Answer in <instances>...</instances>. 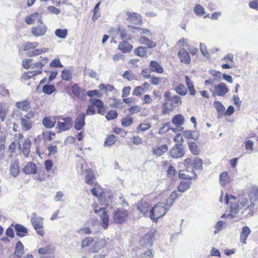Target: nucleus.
<instances>
[{"label": "nucleus", "mask_w": 258, "mask_h": 258, "mask_svg": "<svg viewBox=\"0 0 258 258\" xmlns=\"http://www.w3.org/2000/svg\"><path fill=\"white\" fill-rule=\"evenodd\" d=\"M107 245V242L104 238H98L95 240L94 237L87 236L81 241L82 248L90 247L89 251L91 253L99 251L101 249L105 247Z\"/></svg>", "instance_id": "f257e3e1"}, {"label": "nucleus", "mask_w": 258, "mask_h": 258, "mask_svg": "<svg viewBox=\"0 0 258 258\" xmlns=\"http://www.w3.org/2000/svg\"><path fill=\"white\" fill-rule=\"evenodd\" d=\"M197 177V174L195 172H191V175H189L188 170L179 171L178 177L181 179V181L177 186L178 190L181 192L187 190L190 186L191 180L196 179Z\"/></svg>", "instance_id": "f03ea898"}, {"label": "nucleus", "mask_w": 258, "mask_h": 258, "mask_svg": "<svg viewBox=\"0 0 258 258\" xmlns=\"http://www.w3.org/2000/svg\"><path fill=\"white\" fill-rule=\"evenodd\" d=\"M90 104L86 110V114L94 115L96 113L95 107L97 108V112L101 115H104L105 112V107L102 101L99 99L91 98L89 99Z\"/></svg>", "instance_id": "7ed1b4c3"}, {"label": "nucleus", "mask_w": 258, "mask_h": 258, "mask_svg": "<svg viewBox=\"0 0 258 258\" xmlns=\"http://www.w3.org/2000/svg\"><path fill=\"white\" fill-rule=\"evenodd\" d=\"M165 204L159 203L150 211L149 217L153 222H156L158 219L163 216L167 212Z\"/></svg>", "instance_id": "20e7f679"}, {"label": "nucleus", "mask_w": 258, "mask_h": 258, "mask_svg": "<svg viewBox=\"0 0 258 258\" xmlns=\"http://www.w3.org/2000/svg\"><path fill=\"white\" fill-rule=\"evenodd\" d=\"M183 165L187 169L192 165V171L195 172V170H202L203 169V160L199 158L196 157L193 160L190 158L185 159L183 162Z\"/></svg>", "instance_id": "39448f33"}, {"label": "nucleus", "mask_w": 258, "mask_h": 258, "mask_svg": "<svg viewBox=\"0 0 258 258\" xmlns=\"http://www.w3.org/2000/svg\"><path fill=\"white\" fill-rule=\"evenodd\" d=\"M126 20L130 24L129 27H135V26L141 25L143 23L142 16L135 12H126Z\"/></svg>", "instance_id": "423d86ee"}, {"label": "nucleus", "mask_w": 258, "mask_h": 258, "mask_svg": "<svg viewBox=\"0 0 258 258\" xmlns=\"http://www.w3.org/2000/svg\"><path fill=\"white\" fill-rule=\"evenodd\" d=\"M101 208L99 210L97 204L93 205L94 211L96 214H98L99 212L102 211L101 214L100 215V224L102 227L104 229H107L108 227V223L109 221V217L106 211H105L106 208Z\"/></svg>", "instance_id": "0eeeda50"}, {"label": "nucleus", "mask_w": 258, "mask_h": 258, "mask_svg": "<svg viewBox=\"0 0 258 258\" xmlns=\"http://www.w3.org/2000/svg\"><path fill=\"white\" fill-rule=\"evenodd\" d=\"M128 217V212L123 208H117L113 216L114 222L121 224L126 221Z\"/></svg>", "instance_id": "6e6552de"}, {"label": "nucleus", "mask_w": 258, "mask_h": 258, "mask_svg": "<svg viewBox=\"0 0 258 258\" xmlns=\"http://www.w3.org/2000/svg\"><path fill=\"white\" fill-rule=\"evenodd\" d=\"M31 222L37 233L43 236L44 235L43 230V218L37 217L35 214L31 219Z\"/></svg>", "instance_id": "1a4fd4ad"}, {"label": "nucleus", "mask_w": 258, "mask_h": 258, "mask_svg": "<svg viewBox=\"0 0 258 258\" xmlns=\"http://www.w3.org/2000/svg\"><path fill=\"white\" fill-rule=\"evenodd\" d=\"M60 121L57 123V127L60 131L63 132L70 130L73 125V119L70 116L59 117Z\"/></svg>", "instance_id": "9d476101"}, {"label": "nucleus", "mask_w": 258, "mask_h": 258, "mask_svg": "<svg viewBox=\"0 0 258 258\" xmlns=\"http://www.w3.org/2000/svg\"><path fill=\"white\" fill-rule=\"evenodd\" d=\"M225 202L227 205H229L230 212L231 213H236L239 210V205L236 202V199L233 196H229L228 194L225 195Z\"/></svg>", "instance_id": "9b49d317"}, {"label": "nucleus", "mask_w": 258, "mask_h": 258, "mask_svg": "<svg viewBox=\"0 0 258 258\" xmlns=\"http://www.w3.org/2000/svg\"><path fill=\"white\" fill-rule=\"evenodd\" d=\"M33 116L34 113L30 112L21 118V126L23 130L28 131L31 129L33 123L31 120V118Z\"/></svg>", "instance_id": "f8f14e48"}, {"label": "nucleus", "mask_w": 258, "mask_h": 258, "mask_svg": "<svg viewBox=\"0 0 258 258\" xmlns=\"http://www.w3.org/2000/svg\"><path fill=\"white\" fill-rule=\"evenodd\" d=\"M170 155L174 158L183 157L185 152L181 144H176L169 151Z\"/></svg>", "instance_id": "ddd939ff"}, {"label": "nucleus", "mask_w": 258, "mask_h": 258, "mask_svg": "<svg viewBox=\"0 0 258 258\" xmlns=\"http://www.w3.org/2000/svg\"><path fill=\"white\" fill-rule=\"evenodd\" d=\"M47 31V27L45 24L42 23L40 24L33 26L31 28V33L36 37H40L44 36Z\"/></svg>", "instance_id": "4468645a"}, {"label": "nucleus", "mask_w": 258, "mask_h": 258, "mask_svg": "<svg viewBox=\"0 0 258 258\" xmlns=\"http://www.w3.org/2000/svg\"><path fill=\"white\" fill-rule=\"evenodd\" d=\"M91 191L93 196L98 198L99 203L101 205L105 207L108 206L109 203L108 199L105 198L104 191H100V194H98V190H97V187L92 188Z\"/></svg>", "instance_id": "2eb2a0df"}, {"label": "nucleus", "mask_w": 258, "mask_h": 258, "mask_svg": "<svg viewBox=\"0 0 258 258\" xmlns=\"http://www.w3.org/2000/svg\"><path fill=\"white\" fill-rule=\"evenodd\" d=\"M55 136V133L49 131H42L41 135H38L35 139V141H40L41 139L44 143H47L51 141Z\"/></svg>", "instance_id": "dca6fc26"}, {"label": "nucleus", "mask_w": 258, "mask_h": 258, "mask_svg": "<svg viewBox=\"0 0 258 258\" xmlns=\"http://www.w3.org/2000/svg\"><path fill=\"white\" fill-rule=\"evenodd\" d=\"M154 240V233L152 231H150L144 235L141 239L140 243L144 246H151Z\"/></svg>", "instance_id": "f3484780"}, {"label": "nucleus", "mask_w": 258, "mask_h": 258, "mask_svg": "<svg viewBox=\"0 0 258 258\" xmlns=\"http://www.w3.org/2000/svg\"><path fill=\"white\" fill-rule=\"evenodd\" d=\"M228 88L224 83H221L214 86V92L213 95H215L218 96H223L228 92Z\"/></svg>", "instance_id": "a211bd4d"}, {"label": "nucleus", "mask_w": 258, "mask_h": 258, "mask_svg": "<svg viewBox=\"0 0 258 258\" xmlns=\"http://www.w3.org/2000/svg\"><path fill=\"white\" fill-rule=\"evenodd\" d=\"M137 209L145 216H149L150 211L151 209L149 203L143 201L137 204Z\"/></svg>", "instance_id": "6ab92c4d"}, {"label": "nucleus", "mask_w": 258, "mask_h": 258, "mask_svg": "<svg viewBox=\"0 0 258 258\" xmlns=\"http://www.w3.org/2000/svg\"><path fill=\"white\" fill-rule=\"evenodd\" d=\"M36 20L38 23H42V16L38 12L31 14L25 18V22L28 25L34 24Z\"/></svg>", "instance_id": "aec40b11"}, {"label": "nucleus", "mask_w": 258, "mask_h": 258, "mask_svg": "<svg viewBox=\"0 0 258 258\" xmlns=\"http://www.w3.org/2000/svg\"><path fill=\"white\" fill-rule=\"evenodd\" d=\"M85 114L82 113L79 114L75 120L74 127L77 131H80L83 128L85 124Z\"/></svg>", "instance_id": "412c9836"}, {"label": "nucleus", "mask_w": 258, "mask_h": 258, "mask_svg": "<svg viewBox=\"0 0 258 258\" xmlns=\"http://www.w3.org/2000/svg\"><path fill=\"white\" fill-rule=\"evenodd\" d=\"M86 175L85 177V182L89 185H93L96 179V176L94 172L91 168H88L85 170Z\"/></svg>", "instance_id": "4be33fe9"}, {"label": "nucleus", "mask_w": 258, "mask_h": 258, "mask_svg": "<svg viewBox=\"0 0 258 258\" xmlns=\"http://www.w3.org/2000/svg\"><path fill=\"white\" fill-rule=\"evenodd\" d=\"M37 167L33 162H28L23 168V172L27 174H35L37 173Z\"/></svg>", "instance_id": "5701e85b"}, {"label": "nucleus", "mask_w": 258, "mask_h": 258, "mask_svg": "<svg viewBox=\"0 0 258 258\" xmlns=\"http://www.w3.org/2000/svg\"><path fill=\"white\" fill-rule=\"evenodd\" d=\"M178 56L181 62L188 64L190 62V57L188 52L184 48L178 52Z\"/></svg>", "instance_id": "b1692460"}, {"label": "nucleus", "mask_w": 258, "mask_h": 258, "mask_svg": "<svg viewBox=\"0 0 258 258\" xmlns=\"http://www.w3.org/2000/svg\"><path fill=\"white\" fill-rule=\"evenodd\" d=\"M133 48V45L126 41L120 42L118 45V49L123 53H130Z\"/></svg>", "instance_id": "393cba45"}, {"label": "nucleus", "mask_w": 258, "mask_h": 258, "mask_svg": "<svg viewBox=\"0 0 258 258\" xmlns=\"http://www.w3.org/2000/svg\"><path fill=\"white\" fill-rule=\"evenodd\" d=\"M24 253V246L20 241H18L15 246L14 258H21Z\"/></svg>", "instance_id": "a878e982"}, {"label": "nucleus", "mask_w": 258, "mask_h": 258, "mask_svg": "<svg viewBox=\"0 0 258 258\" xmlns=\"http://www.w3.org/2000/svg\"><path fill=\"white\" fill-rule=\"evenodd\" d=\"M149 67L151 72L162 74L163 72V69L159 62L155 60H151L149 63Z\"/></svg>", "instance_id": "bb28decb"}, {"label": "nucleus", "mask_w": 258, "mask_h": 258, "mask_svg": "<svg viewBox=\"0 0 258 258\" xmlns=\"http://www.w3.org/2000/svg\"><path fill=\"white\" fill-rule=\"evenodd\" d=\"M168 150V147L167 145L164 144L160 146H156L153 148V153L156 156L159 157L165 153H166Z\"/></svg>", "instance_id": "cd10ccee"}, {"label": "nucleus", "mask_w": 258, "mask_h": 258, "mask_svg": "<svg viewBox=\"0 0 258 258\" xmlns=\"http://www.w3.org/2000/svg\"><path fill=\"white\" fill-rule=\"evenodd\" d=\"M251 230L248 226H244L241 230L240 234V241L243 244H246V239L250 234Z\"/></svg>", "instance_id": "c85d7f7f"}, {"label": "nucleus", "mask_w": 258, "mask_h": 258, "mask_svg": "<svg viewBox=\"0 0 258 258\" xmlns=\"http://www.w3.org/2000/svg\"><path fill=\"white\" fill-rule=\"evenodd\" d=\"M248 197L251 205H254L258 203V189L252 188L248 194Z\"/></svg>", "instance_id": "c756f323"}, {"label": "nucleus", "mask_w": 258, "mask_h": 258, "mask_svg": "<svg viewBox=\"0 0 258 258\" xmlns=\"http://www.w3.org/2000/svg\"><path fill=\"white\" fill-rule=\"evenodd\" d=\"M14 228L16 231V234L19 237H23L26 235L28 230L24 226L16 224L14 225Z\"/></svg>", "instance_id": "7c9ffc66"}, {"label": "nucleus", "mask_w": 258, "mask_h": 258, "mask_svg": "<svg viewBox=\"0 0 258 258\" xmlns=\"http://www.w3.org/2000/svg\"><path fill=\"white\" fill-rule=\"evenodd\" d=\"M16 106L18 109L24 111H28L31 108L30 102L27 100L17 102Z\"/></svg>", "instance_id": "2f4dec72"}, {"label": "nucleus", "mask_w": 258, "mask_h": 258, "mask_svg": "<svg viewBox=\"0 0 258 258\" xmlns=\"http://www.w3.org/2000/svg\"><path fill=\"white\" fill-rule=\"evenodd\" d=\"M42 123L46 128H51L54 126L56 120L54 118L45 117L43 118Z\"/></svg>", "instance_id": "473e14b6"}, {"label": "nucleus", "mask_w": 258, "mask_h": 258, "mask_svg": "<svg viewBox=\"0 0 258 258\" xmlns=\"http://www.w3.org/2000/svg\"><path fill=\"white\" fill-rule=\"evenodd\" d=\"M220 183L222 186H225L231 181L230 177L226 171L222 172L219 176Z\"/></svg>", "instance_id": "72a5a7b5"}, {"label": "nucleus", "mask_w": 258, "mask_h": 258, "mask_svg": "<svg viewBox=\"0 0 258 258\" xmlns=\"http://www.w3.org/2000/svg\"><path fill=\"white\" fill-rule=\"evenodd\" d=\"M116 35H118L120 39H131V37L128 35L126 29L120 26H119L116 29Z\"/></svg>", "instance_id": "f704fd0d"}, {"label": "nucleus", "mask_w": 258, "mask_h": 258, "mask_svg": "<svg viewBox=\"0 0 258 258\" xmlns=\"http://www.w3.org/2000/svg\"><path fill=\"white\" fill-rule=\"evenodd\" d=\"M72 90L73 94L78 98L85 95V90L80 87L78 84L74 85L72 87Z\"/></svg>", "instance_id": "c9c22d12"}, {"label": "nucleus", "mask_w": 258, "mask_h": 258, "mask_svg": "<svg viewBox=\"0 0 258 258\" xmlns=\"http://www.w3.org/2000/svg\"><path fill=\"white\" fill-rule=\"evenodd\" d=\"M139 42L141 44L147 45L149 48H154L156 45V44L152 40L145 36H141L139 38Z\"/></svg>", "instance_id": "e433bc0d"}, {"label": "nucleus", "mask_w": 258, "mask_h": 258, "mask_svg": "<svg viewBox=\"0 0 258 258\" xmlns=\"http://www.w3.org/2000/svg\"><path fill=\"white\" fill-rule=\"evenodd\" d=\"M172 122L177 127L184 124V117L181 114H178L174 115L172 118Z\"/></svg>", "instance_id": "4c0bfd02"}, {"label": "nucleus", "mask_w": 258, "mask_h": 258, "mask_svg": "<svg viewBox=\"0 0 258 258\" xmlns=\"http://www.w3.org/2000/svg\"><path fill=\"white\" fill-rule=\"evenodd\" d=\"M170 130H172L174 132H175L176 130L174 128L170 127V123L168 122L166 123H162L160 127L159 128L158 133L160 135H163L166 133Z\"/></svg>", "instance_id": "58836bf2"}, {"label": "nucleus", "mask_w": 258, "mask_h": 258, "mask_svg": "<svg viewBox=\"0 0 258 258\" xmlns=\"http://www.w3.org/2000/svg\"><path fill=\"white\" fill-rule=\"evenodd\" d=\"M185 83L189 92L190 95L194 96L196 94V91L192 82L188 76H185Z\"/></svg>", "instance_id": "ea45409f"}, {"label": "nucleus", "mask_w": 258, "mask_h": 258, "mask_svg": "<svg viewBox=\"0 0 258 258\" xmlns=\"http://www.w3.org/2000/svg\"><path fill=\"white\" fill-rule=\"evenodd\" d=\"M188 148L190 152L194 155H199L200 153V150L198 148L197 143L195 142L188 143Z\"/></svg>", "instance_id": "a19ab883"}, {"label": "nucleus", "mask_w": 258, "mask_h": 258, "mask_svg": "<svg viewBox=\"0 0 258 258\" xmlns=\"http://www.w3.org/2000/svg\"><path fill=\"white\" fill-rule=\"evenodd\" d=\"M31 143L30 139H27L25 140L23 145L22 151L25 156L28 157L30 152Z\"/></svg>", "instance_id": "79ce46f5"}, {"label": "nucleus", "mask_w": 258, "mask_h": 258, "mask_svg": "<svg viewBox=\"0 0 258 258\" xmlns=\"http://www.w3.org/2000/svg\"><path fill=\"white\" fill-rule=\"evenodd\" d=\"M134 122V120L133 117L130 115H127L124 117H123L121 119V123L122 126L123 127H127L131 125Z\"/></svg>", "instance_id": "37998d69"}, {"label": "nucleus", "mask_w": 258, "mask_h": 258, "mask_svg": "<svg viewBox=\"0 0 258 258\" xmlns=\"http://www.w3.org/2000/svg\"><path fill=\"white\" fill-rule=\"evenodd\" d=\"M151 127V123L147 120H144L138 126L137 129L138 132H145L150 129Z\"/></svg>", "instance_id": "c03bdc74"}, {"label": "nucleus", "mask_w": 258, "mask_h": 258, "mask_svg": "<svg viewBox=\"0 0 258 258\" xmlns=\"http://www.w3.org/2000/svg\"><path fill=\"white\" fill-rule=\"evenodd\" d=\"M42 73V71L41 70L29 71L28 72H26L24 74H23L22 75V78L23 79L28 80L37 75L41 74Z\"/></svg>", "instance_id": "a18cd8bd"}, {"label": "nucleus", "mask_w": 258, "mask_h": 258, "mask_svg": "<svg viewBox=\"0 0 258 258\" xmlns=\"http://www.w3.org/2000/svg\"><path fill=\"white\" fill-rule=\"evenodd\" d=\"M38 45V43L37 42H31L29 41L26 42L23 44V50L25 51H29L36 48Z\"/></svg>", "instance_id": "49530a36"}, {"label": "nucleus", "mask_w": 258, "mask_h": 258, "mask_svg": "<svg viewBox=\"0 0 258 258\" xmlns=\"http://www.w3.org/2000/svg\"><path fill=\"white\" fill-rule=\"evenodd\" d=\"M19 165L18 163L14 162L10 166V172L14 176H17L19 173Z\"/></svg>", "instance_id": "de8ad7c7"}, {"label": "nucleus", "mask_w": 258, "mask_h": 258, "mask_svg": "<svg viewBox=\"0 0 258 258\" xmlns=\"http://www.w3.org/2000/svg\"><path fill=\"white\" fill-rule=\"evenodd\" d=\"M214 106L216 109L218 113L223 115L225 113V107L222 103L218 101H215L214 103Z\"/></svg>", "instance_id": "09e8293b"}, {"label": "nucleus", "mask_w": 258, "mask_h": 258, "mask_svg": "<svg viewBox=\"0 0 258 258\" xmlns=\"http://www.w3.org/2000/svg\"><path fill=\"white\" fill-rule=\"evenodd\" d=\"M170 105H172L173 107L179 106L181 104V99L179 96L177 95H174L170 99Z\"/></svg>", "instance_id": "8fccbe9b"}, {"label": "nucleus", "mask_w": 258, "mask_h": 258, "mask_svg": "<svg viewBox=\"0 0 258 258\" xmlns=\"http://www.w3.org/2000/svg\"><path fill=\"white\" fill-rule=\"evenodd\" d=\"M175 90L178 94L181 96H184L187 93V89L182 84H179L175 89Z\"/></svg>", "instance_id": "3c124183"}, {"label": "nucleus", "mask_w": 258, "mask_h": 258, "mask_svg": "<svg viewBox=\"0 0 258 258\" xmlns=\"http://www.w3.org/2000/svg\"><path fill=\"white\" fill-rule=\"evenodd\" d=\"M41 59L40 61L36 62L34 64L35 67L37 69H40V70L42 71V69L43 67L46 64V63L48 61V59L47 57H40Z\"/></svg>", "instance_id": "603ef678"}, {"label": "nucleus", "mask_w": 258, "mask_h": 258, "mask_svg": "<svg viewBox=\"0 0 258 258\" xmlns=\"http://www.w3.org/2000/svg\"><path fill=\"white\" fill-rule=\"evenodd\" d=\"M154 254L152 250L148 249L144 252H142L137 258H153Z\"/></svg>", "instance_id": "864d4df0"}, {"label": "nucleus", "mask_w": 258, "mask_h": 258, "mask_svg": "<svg viewBox=\"0 0 258 258\" xmlns=\"http://www.w3.org/2000/svg\"><path fill=\"white\" fill-rule=\"evenodd\" d=\"M145 91L144 88L142 86H137L134 89L133 95L135 96L141 97L145 93Z\"/></svg>", "instance_id": "5fc2aeb1"}, {"label": "nucleus", "mask_w": 258, "mask_h": 258, "mask_svg": "<svg viewBox=\"0 0 258 258\" xmlns=\"http://www.w3.org/2000/svg\"><path fill=\"white\" fill-rule=\"evenodd\" d=\"M55 90V87L53 85H45L42 88L43 92L48 95L52 94Z\"/></svg>", "instance_id": "6e6d98bb"}, {"label": "nucleus", "mask_w": 258, "mask_h": 258, "mask_svg": "<svg viewBox=\"0 0 258 258\" xmlns=\"http://www.w3.org/2000/svg\"><path fill=\"white\" fill-rule=\"evenodd\" d=\"M135 53L138 56L144 57L146 55L147 49L145 47L140 46L135 49Z\"/></svg>", "instance_id": "4d7b16f0"}, {"label": "nucleus", "mask_w": 258, "mask_h": 258, "mask_svg": "<svg viewBox=\"0 0 258 258\" xmlns=\"http://www.w3.org/2000/svg\"><path fill=\"white\" fill-rule=\"evenodd\" d=\"M68 34V30L66 29H57L55 31V34L59 38H65Z\"/></svg>", "instance_id": "13d9d810"}, {"label": "nucleus", "mask_w": 258, "mask_h": 258, "mask_svg": "<svg viewBox=\"0 0 258 258\" xmlns=\"http://www.w3.org/2000/svg\"><path fill=\"white\" fill-rule=\"evenodd\" d=\"M166 172L167 177L173 179L176 175V170L174 166L170 165L168 168Z\"/></svg>", "instance_id": "bf43d9fd"}, {"label": "nucleus", "mask_w": 258, "mask_h": 258, "mask_svg": "<svg viewBox=\"0 0 258 258\" xmlns=\"http://www.w3.org/2000/svg\"><path fill=\"white\" fill-rule=\"evenodd\" d=\"M116 141V137L113 135H110L108 136L104 142V146H110L113 145Z\"/></svg>", "instance_id": "052dcab7"}, {"label": "nucleus", "mask_w": 258, "mask_h": 258, "mask_svg": "<svg viewBox=\"0 0 258 258\" xmlns=\"http://www.w3.org/2000/svg\"><path fill=\"white\" fill-rule=\"evenodd\" d=\"M130 115L139 113L141 111V107L138 105H135L130 107L127 109Z\"/></svg>", "instance_id": "680f3d73"}, {"label": "nucleus", "mask_w": 258, "mask_h": 258, "mask_svg": "<svg viewBox=\"0 0 258 258\" xmlns=\"http://www.w3.org/2000/svg\"><path fill=\"white\" fill-rule=\"evenodd\" d=\"M48 48L35 49L29 54V56H37L41 54L46 52Z\"/></svg>", "instance_id": "e2e57ef3"}, {"label": "nucleus", "mask_w": 258, "mask_h": 258, "mask_svg": "<svg viewBox=\"0 0 258 258\" xmlns=\"http://www.w3.org/2000/svg\"><path fill=\"white\" fill-rule=\"evenodd\" d=\"M173 109V107L170 105V104H169L167 102H165L163 105L162 113L163 114H166L169 113Z\"/></svg>", "instance_id": "0e129e2a"}, {"label": "nucleus", "mask_w": 258, "mask_h": 258, "mask_svg": "<svg viewBox=\"0 0 258 258\" xmlns=\"http://www.w3.org/2000/svg\"><path fill=\"white\" fill-rule=\"evenodd\" d=\"M48 151V156L55 155L57 153V147L55 145H49L47 147Z\"/></svg>", "instance_id": "69168bd1"}, {"label": "nucleus", "mask_w": 258, "mask_h": 258, "mask_svg": "<svg viewBox=\"0 0 258 258\" xmlns=\"http://www.w3.org/2000/svg\"><path fill=\"white\" fill-rule=\"evenodd\" d=\"M87 95L89 97L93 98L94 97H101L102 94L98 90H89L87 92Z\"/></svg>", "instance_id": "338daca9"}, {"label": "nucleus", "mask_w": 258, "mask_h": 258, "mask_svg": "<svg viewBox=\"0 0 258 258\" xmlns=\"http://www.w3.org/2000/svg\"><path fill=\"white\" fill-rule=\"evenodd\" d=\"M118 115V113L115 110H111L108 111L106 115V118L107 120H112L116 118Z\"/></svg>", "instance_id": "774afa93"}]
</instances>
